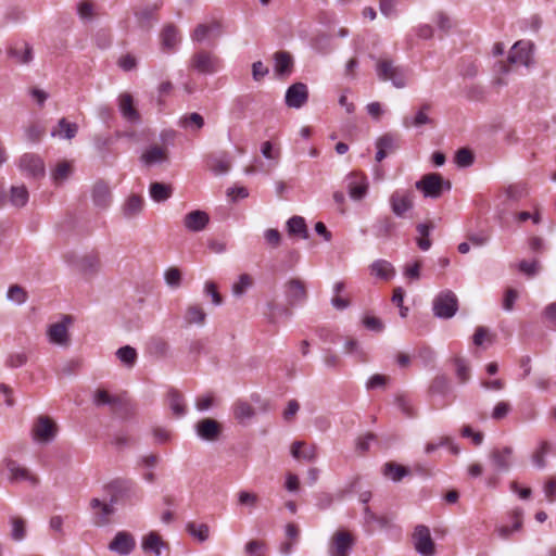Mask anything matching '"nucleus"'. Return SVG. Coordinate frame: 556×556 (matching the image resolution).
I'll use <instances>...</instances> for the list:
<instances>
[{
  "label": "nucleus",
  "mask_w": 556,
  "mask_h": 556,
  "mask_svg": "<svg viewBox=\"0 0 556 556\" xmlns=\"http://www.w3.org/2000/svg\"><path fill=\"white\" fill-rule=\"evenodd\" d=\"M286 104L289 108L300 109L308 99L307 86L303 83H295L291 85L286 92Z\"/></svg>",
  "instance_id": "412c9836"
},
{
  "label": "nucleus",
  "mask_w": 556,
  "mask_h": 556,
  "mask_svg": "<svg viewBox=\"0 0 556 556\" xmlns=\"http://www.w3.org/2000/svg\"><path fill=\"white\" fill-rule=\"evenodd\" d=\"M408 473H409V470L406 467L395 464V463H392V462L387 463L383 466V475L387 478H390L394 482L401 481Z\"/></svg>",
  "instance_id": "a18cd8bd"
},
{
  "label": "nucleus",
  "mask_w": 556,
  "mask_h": 556,
  "mask_svg": "<svg viewBox=\"0 0 556 556\" xmlns=\"http://www.w3.org/2000/svg\"><path fill=\"white\" fill-rule=\"evenodd\" d=\"M291 455L295 459H303L306 462H314L317 457L316 446L307 445L305 442L295 441L291 445Z\"/></svg>",
  "instance_id": "c85d7f7f"
},
{
  "label": "nucleus",
  "mask_w": 556,
  "mask_h": 556,
  "mask_svg": "<svg viewBox=\"0 0 556 556\" xmlns=\"http://www.w3.org/2000/svg\"><path fill=\"white\" fill-rule=\"evenodd\" d=\"M143 207V199L138 194H131L123 206L125 217L131 218L138 215Z\"/></svg>",
  "instance_id": "a19ab883"
},
{
  "label": "nucleus",
  "mask_w": 556,
  "mask_h": 556,
  "mask_svg": "<svg viewBox=\"0 0 556 556\" xmlns=\"http://www.w3.org/2000/svg\"><path fill=\"white\" fill-rule=\"evenodd\" d=\"M180 41V35L177 27L173 24L166 25L161 33V42L163 49L173 50Z\"/></svg>",
  "instance_id": "473e14b6"
},
{
  "label": "nucleus",
  "mask_w": 556,
  "mask_h": 556,
  "mask_svg": "<svg viewBox=\"0 0 556 556\" xmlns=\"http://www.w3.org/2000/svg\"><path fill=\"white\" fill-rule=\"evenodd\" d=\"M456 376L460 383H466L470 378V368L464 358L455 359Z\"/></svg>",
  "instance_id": "0e129e2a"
},
{
  "label": "nucleus",
  "mask_w": 556,
  "mask_h": 556,
  "mask_svg": "<svg viewBox=\"0 0 556 556\" xmlns=\"http://www.w3.org/2000/svg\"><path fill=\"white\" fill-rule=\"evenodd\" d=\"M551 444L547 441H541L538 448L532 454V463L535 467L542 469L546 466L545 456L549 453Z\"/></svg>",
  "instance_id": "09e8293b"
},
{
  "label": "nucleus",
  "mask_w": 556,
  "mask_h": 556,
  "mask_svg": "<svg viewBox=\"0 0 556 556\" xmlns=\"http://www.w3.org/2000/svg\"><path fill=\"white\" fill-rule=\"evenodd\" d=\"M533 45L530 41L519 40L510 49L507 62H498V72L508 74L515 67H529L532 61Z\"/></svg>",
  "instance_id": "20e7f679"
},
{
  "label": "nucleus",
  "mask_w": 556,
  "mask_h": 556,
  "mask_svg": "<svg viewBox=\"0 0 556 556\" xmlns=\"http://www.w3.org/2000/svg\"><path fill=\"white\" fill-rule=\"evenodd\" d=\"M8 299L17 304H23L27 300V292L22 287L13 285L8 290Z\"/></svg>",
  "instance_id": "69168bd1"
},
{
  "label": "nucleus",
  "mask_w": 556,
  "mask_h": 556,
  "mask_svg": "<svg viewBox=\"0 0 556 556\" xmlns=\"http://www.w3.org/2000/svg\"><path fill=\"white\" fill-rule=\"evenodd\" d=\"M195 432L200 439L214 442L222 433V426L213 418H204L197 422Z\"/></svg>",
  "instance_id": "6ab92c4d"
},
{
  "label": "nucleus",
  "mask_w": 556,
  "mask_h": 556,
  "mask_svg": "<svg viewBox=\"0 0 556 556\" xmlns=\"http://www.w3.org/2000/svg\"><path fill=\"white\" fill-rule=\"evenodd\" d=\"M111 191L106 184L97 182L92 190V200L96 206L106 208L111 203Z\"/></svg>",
  "instance_id": "2f4dec72"
},
{
  "label": "nucleus",
  "mask_w": 556,
  "mask_h": 556,
  "mask_svg": "<svg viewBox=\"0 0 556 556\" xmlns=\"http://www.w3.org/2000/svg\"><path fill=\"white\" fill-rule=\"evenodd\" d=\"M167 159V151L165 148L159 146L149 147L144 153L141 155V161L151 166L156 163H162Z\"/></svg>",
  "instance_id": "72a5a7b5"
},
{
  "label": "nucleus",
  "mask_w": 556,
  "mask_h": 556,
  "mask_svg": "<svg viewBox=\"0 0 556 556\" xmlns=\"http://www.w3.org/2000/svg\"><path fill=\"white\" fill-rule=\"evenodd\" d=\"M64 258L67 264L86 275L96 274L100 267V261L96 253H87L81 256L75 253H67L64 255Z\"/></svg>",
  "instance_id": "9d476101"
},
{
  "label": "nucleus",
  "mask_w": 556,
  "mask_h": 556,
  "mask_svg": "<svg viewBox=\"0 0 556 556\" xmlns=\"http://www.w3.org/2000/svg\"><path fill=\"white\" fill-rule=\"evenodd\" d=\"M370 273L378 278L389 280L394 276L395 270L390 262L377 260L370 265Z\"/></svg>",
  "instance_id": "4c0bfd02"
},
{
  "label": "nucleus",
  "mask_w": 556,
  "mask_h": 556,
  "mask_svg": "<svg viewBox=\"0 0 556 556\" xmlns=\"http://www.w3.org/2000/svg\"><path fill=\"white\" fill-rule=\"evenodd\" d=\"M389 201L393 214L397 217H405L414 207V194L408 190H395Z\"/></svg>",
  "instance_id": "f8f14e48"
},
{
  "label": "nucleus",
  "mask_w": 556,
  "mask_h": 556,
  "mask_svg": "<svg viewBox=\"0 0 556 556\" xmlns=\"http://www.w3.org/2000/svg\"><path fill=\"white\" fill-rule=\"evenodd\" d=\"M292 65V58L288 52L279 51L275 53V72L277 75H289L291 73Z\"/></svg>",
  "instance_id": "58836bf2"
},
{
  "label": "nucleus",
  "mask_w": 556,
  "mask_h": 556,
  "mask_svg": "<svg viewBox=\"0 0 556 556\" xmlns=\"http://www.w3.org/2000/svg\"><path fill=\"white\" fill-rule=\"evenodd\" d=\"M9 55L21 64H27L33 60V49L27 42H20L9 49Z\"/></svg>",
  "instance_id": "f704fd0d"
},
{
  "label": "nucleus",
  "mask_w": 556,
  "mask_h": 556,
  "mask_svg": "<svg viewBox=\"0 0 556 556\" xmlns=\"http://www.w3.org/2000/svg\"><path fill=\"white\" fill-rule=\"evenodd\" d=\"M141 546L143 552L153 553L155 556H161L162 548L167 547V544L162 540L157 532L151 531L143 536Z\"/></svg>",
  "instance_id": "cd10ccee"
},
{
  "label": "nucleus",
  "mask_w": 556,
  "mask_h": 556,
  "mask_svg": "<svg viewBox=\"0 0 556 556\" xmlns=\"http://www.w3.org/2000/svg\"><path fill=\"white\" fill-rule=\"evenodd\" d=\"M18 166L27 177L39 178L45 175V164L40 156L25 153L21 156Z\"/></svg>",
  "instance_id": "dca6fc26"
},
{
  "label": "nucleus",
  "mask_w": 556,
  "mask_h": 556,
  "mask_svg": "<svg viewBox=\"0 0 556 556\" xmlns=\"http://www.w3.org/2000/svg\"><path fill=\"white\" fill-rule=\"evenodd\" d=\"M168 351V343L162 338H151L148 343V352L154 356H164Z\"/></svg>",
  "instance_id": "6e6d98bb"
},
{
  "label": "nucleus",
  "mask_w": 556,
  "mask_h": 556,
  "mask_svg": "<svg viewBox=\"0 0 556 556\" xmlns=\"http://www.w3.org/2000/svg\"><path fill=\"white\" fill-rule=\"evenodd\" d=\"M376 72L380 80H390L399 89L407 86L410 76L408 67L396 65L390 59H380L376 64Z\"/></svg>",
  "instance_id": "7ed1b4c3"
},
{
  "label": "nucleus",
  "mask_w": 556,
  "mask_h": 556,
  "mask_svg": "<svg viewBox=\"0 0 556 556\" xmlns=\"http://www.w3.org/2000/svg\"><path fill=\"white\" fill-rule=\"evenodd\" d=\"M206 318V314L201 305H190L185 314V319L188 324L203 325Z\"/></svg>",
  "instance_id": "de8ad7c7"
},
{
  "label": "nucleus",
  "mask_w": 556,
  "mask_h": 556,
  "mask_svg": "<svg viewBox=\"0 0 556 556\" xmlns=\"http://www.w3.org/2000/svg\"><path fill=\"white\" fill-rule=\"evenodd\" d=\"M431 394L445 395L450 392V381L445 376H437L429 388Z\"/></svg>",
  "instance_id": "5fc2aeb1"
},
{
  "label": "nucleus",
  "mask_w": 556,
  "mask_h": 556,
  "mask_svg": "<svg viewBox=\"0 0 556 556\" xmlns=\"http://www.w3.org/2000/svg\"><path fill=\"white\" fill-rule=\"evenodd\" d=\"M78 131V125L76 123H71L66 118H61L58 125L51 130L52 137H58L61 139H73Z\"/></svg>",
  "instance_id": "7c9ffc66"
},
{
  "label": "nucleus",
  "mask_w": 556,
  "mask_h": 556,
  "mask_svg": "<svg viewBox=\"0 0 556 556\" xmlns=\"http://www.w3.org/2000/svg\"><path fill=\"white\" fill-rule=\"evenodd\" d=\"M31 432L35 441L48 443L54 439L56 426L49 417L40 416L34 424Z\"/></svg>",
  "instance_id": "2eb2a0df"
},
{
  "label": "nucleus",
  "mask_w": 556,
  "mask_h": 556,
  "mask_svg": "<svg viewBox=\"0 0 556 556\" xmlns=\"http://www.w3.org/2000/svg\"><path fill=\"white\" fill-rule=\"evenodd\" d=\"M396 228V222L390 216L379 217L372 226L377 238H390L395 233Z\"/></svg>",
  "instance_id": "bb28decb"
},
{
  "label": "nucleus",
  "mask_w": 556,
  "mask_h": 556,
  "mask_svg": "<svg viewBox=\"0 0 556 556\" xmlns=\"http://www.w3.org/2000/svg\"><path fill=\"white\" fill-rule=\"evenodd\" d=\"M150 195L155 202H163L170 198L173 189L169 185L163 182H152L150 185Z\"/></svg>",
  "instance_id": "c03bdc74"
},
{
  "label": "nucleus",
  "mask_w": 556,
  "mask_h": 556,
  "mask_svg": "<svg viewBox=\"0 0 556 556\" xmlns=\"http://www.w3.org/2000/svg\"><path fill=\"white\" fill-rule=\"evenodd\" d=\"M135 547V538L126 531L117 532L109 544L110 551L123 556L129 555Z\"/></svg>",
  "instance_id": "aec40b11"
},
{
  "label": "nucleus",
  "mask_w": 556,
  "mask_h": 556,
  "mask_svg": "<svg viewBox=\"0 0 556 556\" xmlns=\"http://www.w3.org/2000/svg\"><path fill=\"white\" fill-rule=\"evenodd\" d=\"M72 173L71 163L64 161L56 165L55 169L52 173V177L55 182H62L68 178Z\"/></svg>",
  "instance_id": "e2e57ef3"
},
{
  "label": "nucleus",
  "mask_w": 556,
  "mask_h": 556,
  "mask_svg": "<svg viewBox=\"0 0 556 556\" xmlns=\"http://www.w3.org/2000/svg\"><path fill=\"white\" fill-rule=\"evenodd\" d=\"M219 25L217 23L212 24H199L193 33L191 34V39L197 42H202L210 37V34L213 30H217Z\"/></svg>",
  "instance_id": "8fccbe9b"
},
{
  "label": "nucleus",
  "mask_w": 556,
  "mask_h": 556,
  "mask_svg": "<svg viewBox=\"0 0 556 556\" xmlns=\"http://www.w3.org/2000/svg\"><path fill=\"white\" fill-rule=\"evenodd\" d=\"M117 358L127 367H132L137 362V351L130 345H125L116 351Z\"/></svg>",
  "instance_id": "3c124183"
},
{
  "label": "nucleus",
  "mask_w": 556,
  "mask_h": 556,
  "mask_svg": "<svg viewBox=\"0 0 556 556\" xmlns=\"http://www.w3.org/2000/svg\"><path fill=\"white\" fill-rule=\"evenodd\" d=\"M397 141V138L391 134H386L380 137L376 143V161L381 162L389 153L394 152L399 148Z\"/></svg>",
  "instance_id": "393cba45"
},
{
  "label": "nucleus",
  "mask_w": 556,
  "mask_h": 556,
  "mask_svg": "<svg viewBox=\"0 0 556 556\" xmlns=\"http://www.w3.org/2000/svg\"><path fill=\"white\" fill-rule=\"evenodd\" d=\"M283 294L289 306L302 305L308 296L305 282L299 278H290L285 283Z\"/></svg>",
  "instance_id": "6e6552de"
},
{
  "label": "nucleus",
  "mask_w": 556,
  "mask_h": 556,
  "mask_svg": "<svg viewBox=\"0 0 556 556\" xmlns=\"http://www.w3.org/2000/svg\"><path fill=\"white\" fill-rule=\"evenodd\" d=\"M254 414V408L247 402L238 401L233 405V416L241 424L248 422L250 419H252Z\"/></svg>",
  "instance_id": "37998d69"
},
{
  "label": "nucleus",
  "mask_w": 556,
  "mask_h": 556,
  "mask_svg": "<svg viewBox=\"0 0 556 556\" xmlns=\"http://www.w3.org/2000/svg\"><path fill=\"white\" fill-rule=\"evenodd\" d=\"M159 10V5H148L135 12L138 24L141 28L149 29L152 26V22L155 20V13Z\"/></svg>",
  "instance_id": "ea45409f"
},
{
  "label": "nucleus",
  "mask_w": 556,
  "mask_h": 556,
  "mask_svg": "<svg viewBox=\"0 0 556 556\" xmlns=\"http://www.w3.org/2000/svg\"><path fill=\"white\" fill-rule=\"evenodd\" d=\"M11 536L15 541H22L26 535L25 521L21 517L11 518Z\"/></svg>",
  "instance_id": "052dcab7"
},
{
  "label": "nucleus",
  "mask_w": 556,
  "mask_h": 556,
  "mask_svg": "<svg viewBox=\"0 0 556 556\" xmlns=\"http://www.w3.org/2000/svg\"><path fill=\"white\" fill-rule=\"evenodd\" d=\"M413 542L415 549L421 556H433L435 553V545L431 538L430 530L427 526L418 525L413 533Z\"/></svg>",
  "instance_id": "9b49d317"
},
{
  "label": "nucleus",
  "mask_w": 556,
  "mask_h": 556,
  "mask_svg": "<svg viewBox=\"0 0 556 556\" xmlns=\"http://www.w3.org/2000/svg\"><path fill=\"white\" fill-rule=\"evenodd\" d=\"M10 201L14 206H24L28 201V191L25 186H12Z\"/></svg>",
  "instance_id": "864d4df0"
},
{
  "label": "nucleus",
  "mask_w": 556,
  "mask_h": 556,
  "mask_svg": "<svg viewBox=\"0 0 556 556\" xmlns=\"http://www.w3.org/2000/svg\"><path fill=\"white\" fill-rule=\"evenodd\" d=\"M510 410V404L508 402L501 401L494 406L491 417L494 420H501L504 419L509 414Z\"/></svg>",
  "instance_id": "774afa93"
},
{
  "label": "nucleus",
  "mask_w": 556,
  "mask_h": 556,
  "mask_svg": "<svg viewBox=\"0 0 556 556\" xmlns=\"http://www.w3.org/2000/svg\"><path fill=\"white\" fill-rule=\"evenodd\" d=\"M364 522L369 531H372L376 527L386 528L389 525L387 517L376 515L368 506L364 508Z\"/></svg>",
  "instance_id": "79ce46f5"
},
{
  "label": "nucleus",
  "mask_w": 556,
  "mask_h": 556,
  "mask_svg": "<svg viewBox=\"0 0 556 556\" xmlns=\"http://www.w3.org/2000/svg\"><path fill=\"white\" fill-rule=\"evenodd\" d=\"M7 468L11 473V481H27L31 485L38 484V478L35 475H33L27 468L22 467L16 460L9 459L7 462Z\"/></svg>",
  "instance_id": "b1692460"
},
{
  "label": "nucleus",
  "mask_w": 556,
  "mask_h": 556,
  "mask_svg": "<svg viewBox=\"0 0 556 556\" xmlns=\"http://www.w3.org/2000/svg\"><path fill=\"white\" fill-rule=\"evenodd\" d=\"M189 67L199 74L213 75L223 68V61L210 51L199 50L192 54Z\"/></svg>",
  "instance_id": "423d86ee"
},
{
  "label": "nucleus",
  "mask_w": 556,
  "mask_h": 556,
  "mask_svg": "<svg viewBox=\"0 0 556 556\" xmlns=\"http://www.w3.org/2000/svg\"><path fill=\"white\" fill-rule=\"evenodd\" d=\"M179 125L186 129L200 130L204 126V118L199 113H191L182 116Z\"/></svg>",
  "instance_id": "603ef678"
},
{
  "label": "nucleus",
  "mask_w": 556,
  "mask_h": 556,
  "mask_svg": "<svg viewBox=\"0 0 556 556\" xmlns=\"http://www.w3.org/2000/svg\"><path fill=\"white\" fill-rule=\"evenodd\" d=\"M522 515L521 508H515L510 514L511 526H500L496 529L497 534L502 539L507 540L515 531H519L522 528Z\"/></svg>",
  "instance_id": "c756f323"
},
{
  "label": "nucleus",
  "mask_w": 556,
  "mask_h": 556,
  "mask_svg": "<svg viewBox=\"0 0 556 556\" xmlns=\"http://www.w3.org/2000/svg\"><path fill=\"white\" fill-rule=\"evenodd\" d=\"M188 532L197 538L200 542H204L208 539L210 528L205 523L189 522L187 525Z\"/></svg>",
  "instance_id": "4d7b16f0"
},
{
  "label": "nucleus",
  "mask_w": 556,
  "mask_h": 556,
  "mask_svg": "<svg viewBox=\"0 0 556 556\" xmlns=\"http://www.w3.org/2000/svg\"><path fill=\"white\" fill-rule=\"evenodd\" d=\"M261 152L265 159H267L268 161H273L271 167H275L278 164L280 151L279 149H274L270 141L263 142L261 147Z\"/></svg>",
  "instance_id": "680f3d73"
},
{
  "label": "nucleus",
  "mask_w": 556,
  "mask_h": 556,
  "mask_svg": "<svg viewBox=\"0 0 556 556\" xmlns=\"http://www.w3.org/2000/svg\"><path fill=\"white\" fill-rule=\"evenodd\" d=\"M415 188L419 190L425 198L439 199L444 191H450L452 185L438 173L424 175L415 182Z\"/></svg>",
  "instance_id": "39448f33"
},
{
  "label": "nucleus",
  "mask_w": 556,
  "mask_h": 556,
  "mask_svg": "<svg viewBox=\"0 0 556 556\" xmlns=\"http://www.w3.org/2000/svg\"><path fill=\"white\" fill-rule=\"evenodd\" d=\"M89 507L92 510L93 523L98 527L108 526L111 522V517L115 514L116 506L109 498L108 502L98 497L91 498Z\"/></svg>",
  "instance_id": "1a4fd4ad"
},
{
  "label": "nucleus",
  "mask_w": 556,
  "mask_h": 556,
  "mask_svg": "<svg viewBox=\"0 0 556 556\" xmlns=\"http://www.w3.org/2000/svg\"><path fill=\"white\" fill-rule=\"evenodd\" d=\"M27 363V355L24 352L11 353L7 361L5 366L9 368H18Z\"/></svg>",
  "instance_id": "338daca9"
},
{
  "label": "nucleus",
  "mask_w": 556,
  "mask_h": 556,
  "mask_svg": "<svg viewBox=\"0 0 556 556\" xmlns=\"http://www.w3.org/2000/svg\"><path fill=\"white\" fill-rule=\"evenodd\" d=\"M167 403L175 416L182 417L186 414L185 399L178 390L170 389L168 391Z\"/></svg>",
  "instance_id": "c9c22d12"
},
{
  "label": "nucleus",
  "mask_w": 556,
  "mask_h": 556,
  "mask_svg": "<svg viewBox=\"0 0 556 556\" xmlns=\"http://www.w3.org/2000/svg\"><path fill=\"white\" fill-rule=\"evenodd\" d=\"M458 309V300L451 290H443L432 301L433 315L441 319L452 318Z\"/></svg>",
  "instance_id": "0eeeda50"
},
{
  "label": "nucleus",
  "mask_w": 556,
  "mask_h": 556,
  "mask_svg": "<svg viewBox=\"0 0 556 556\" xmlns=\"http://www.w3.org/2000/svg\"><path fill=\"white\" fill-rule=\"evenodd\" d=\"M514 448L511 446H496L491 450L489 460L494 473L485 478V484L489 488H496L501 478L498 473L507 472L513 465Z\"/></svg>",
  "instance_id": "f03ea898"
},
{
  "label": "nucleus",
  "mask_w": 556,
  "mask_h": 556,
  "mask_svg": "<svg viewBox=\"0 0 556 556\" xmlns=\"http://www.w3.org/2000/svg\"><path fill=\"white\" fill-rule=\"evenodd\" d=\"M105 495L115 506H132L142 500V490L136 481L115 478L103 485Z\"/></svg>",
  "instance_id": "f257e3e1"
},
{
  "label": "nucleus",
  "mask_w": 556,
  "mask_h": 556,
  "mask_svg": "<svg viewBox=\"0 0 556 556\" xmlns=\"http://www.w3.org/2000/svg\"><path fill=\"white\" fill-rule=\"evenodd\" d=\"M121 403L119 397L111 395L103 389H99L94 393V404L98 406L109 405L112 409H115Z\"/></svg>",
  "instance_id": "49530a36"
},
{
  "label": "nucleus",
  "mask_w": 556,
  "mask_h": 556,
  "mask_svg": "<svg viewBox=\"0 0 556 556\" xmlns=\"http://www.w3.org/2000/svg\"><path fill=\"white\" fill-rule=\"evenodd\" d=\"M164 278L168 287L177 289L181 285V271L177 267H169L164 273Z\"/></svg>",
  "instance_id": "bf43d9fd"
},
{
  "label": "nucleus",
  "mask_w": 556,
  "mask_h": 556,
  "mask_svg": "<svg viewBox=\"0 0 556 556\" xmlns=\"http://www.w3.org/2000/svg\"><path fill=\"white\" fill-rule=\"evenodd\" d=\"M206 166L215 175L226 174L231 167V160L227 153L212 154L206 159Z\"/></svg>",
  "instance_id": "a878e982"
},
{
  "label": "nucleus",
  "mask_w": 556,
  "mask_h": 556,
  "mask_svg": "<svg viewBox=\"0 0 556 556\" xmlns=\"http://www.w3.org/2000/svg\"><path fill=\"white\" fill-rule=\"evenodd\" d=\"M70 317H64L63 321L52 324L48 329L49 341L53 344L66 346L70 343V336L67 325L65 321H70Z\"/></svg>",
  "instance_id": "4be33fe9"
},
{
  "label": "nucleus",
  "mask_w": 556,
  "mask_h": 556,
  "mask_svg": "<svg viewBox=\"0 0 556 556\" xmlns=\"http://www.w3.org/2000/svg\"><path fill=\"white\" fill-rule=\"evenodd\" d=\"M253 285V279L249 274H241L237 282L232 286V293L235 296L243 295L249 288Z\"/></svg>",
  "instance_id": "13d9d810"
},
{
  "label": "nucleus",
  "mask_w": 556,
  "mask_h": 556,
  "mask_svg": "<svg viewBox=\"0 0 556 556\" xmlns=\"http://www.w3.org/2000/svg\"><path fill=\"white\" fill-rule=\"evenodd\" d=\"M432 111V104L429 102H425L420 105L414 116H404L402 119V125L404 128L416 127L420 128L425 125H429L431 127L435 126V121L430 116Z\"/></svg>",
  "instance_id": "4468645a"
},
{
  "label": "nucleus",
  "mask_w": 556,
  "mask_h": 556,
  "mask_svg": "<svg viewBox=\"0 0 556 556\" xmlns=\"http://www.w3.org/2000/svg\"><path fill=\"white\" fill-rule=\"evenodd\" d=\"M349 195L354 201H359L367 194L368 179L364 174L352 173L346 178Z\"/></svg>",
  "instance_id": "a211bd4d"
},
{
  "label": "nucleus",
  "mask_w": 556,
  "mask_h": 556,
  "mask_svg": "<svg viewBox=\"0 0 556 556\" xmlns=\"http://www.w3.org/2000/svg\"><path fill=\"white\" fill-rule=\"evenodd\" d=\"M117 105L124 119L131 124H139L141 115L135 106L134 97L129 92H122L117 98Z\"/></svg>",
  "instance_id": "f3484780"
},
{
  "label": "nucleus",
  "mask_w": 556,
  "mask_h": 556,
  "mask_svg": "<svg viewBox=\"0 0 556 556\" xmlns=\"http://www.w3.org/2000/svg\"><path fill=\"white\" fill-rule=\"evenodd\" d=\"M210 222V216L206 212L201 210L191 211L184 217V226L187 230L199 232L206 228Z\"/></svg>",
  "instance_id": "5701e85b"
},
{
  "label": "nucleus",
  "mask_w": 556,
  "mask_h": 556,
  "mask_svg": "<svg viewBox=\"0 0 556 556\" xmlns=\"http://www.w3.org/2000/svg\"><path fill=\"white\" fill-rule=\"evenodd\" d=\"M287 229L290 236H298L302 239L308 238V230L305 219L302 216H292L287 222Z\"/></svg>",
  "instance_id": "e433bc0d"
},
{
  "label": "nucleus",
  "mask_w": 556,
  "mask_h": 556,
  "mask_svg": "<svg viewBox=\"0 0 556 556\" xmlns=\"http://www.w3.org/2000/svg\"><path fill=\"white\" fill-rule=\"evenodd\" d=\"M354 545L353 535L345 530L337 531L329 544L330 556H349L350 551Z\"/></svg>",
  "instance_id": "ddd939ff"
}]
</instances>
